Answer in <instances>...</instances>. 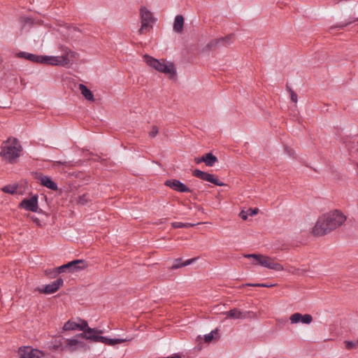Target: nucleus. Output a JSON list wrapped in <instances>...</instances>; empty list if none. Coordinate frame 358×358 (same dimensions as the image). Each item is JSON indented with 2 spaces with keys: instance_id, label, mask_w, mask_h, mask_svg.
Wrapping results in <instances>:
<instances>
[{
  "instance_id": "nucleus-36",
  "label": "nucleus",
  "mask_w": 358,
  "mask_h": 358,
  "mask_svg": "<svg viewBox=\"0 0 358 358\" xmlns=\"http://www.w3.org/2000/svg\"><path fill=\"white\" fill-rule=\"evenodd\" d=\"M207 174L208 173L207 172H204V171H202L199 169H195L193 173H192V175L194 176V177H196L198 178H200L203 180L205 181L206 180V177L207 176Z\"/></svg>"
},
{
  "instance_id": "nucleus-10",
  "label": "nucleus",
  "mask_w": 358,
  "mask_h": 358,
  "mask_svg": "<svg viewBox=\"0 0 358 358\" xmlns=\"http://www.w3.org/2000/svg\"><path fill=\"white\" fill-rule=\"evenodd\" d=\"M164 185L176 192L185 193L192 192V189L189 188L185 184L177 179H169L164 182Z\"/></svg>"
},
{
  "instance_id": "nucleus-31",
  "label": "nucleus",
  "mask_w": 358,
  "mask_h": 358,
  "mask_svg": "<svg viewBox=\"0 0 358 358\" xmlns=\"http://www.w3.org/2000/svg\"><path fill=\"white\" fill-rule=\"evenodd\" d=\"M155 69L162 73H169L172 71V66L159 61V64L157 65V68Z\"/></svg>"
},
{
  "instance_id": "nucleus-43",
  "label": "nucleus",
  "mask_w": 358,
  "mask_h": 358,
  "mask_svg": "<svg viewBox=\"0 0 358 358\" xmlns=\"http://www.w3.org/2000/svg\"><path fill=\"white\" fill-rule=\"evenodd\" d=\"M33 19L28 17H22L20 18V22L22 23L23 26L26 25L27 24H33Z\"/></svg>"
},
{
  "instance_id": "nucleus-50",
  "label": "nucleus",
  "mask_w": 358,
  "mask_h": 358,
  "mask_svg": "<svg viewBox=\"0 0 358 358\" xmlns=\"http://www.w3.org/2000/svg\"><path fill=\"white\" fill-rule=\"evenodd\" d=\"M56 163H57V164H64L63 162H59V161L56 162Z\"/></svg>"
},
{
  "instance_id": "nucleus-1",
  "label": "nucleus",
  "mask_w": 358,
  "mask_h": 358,
  "mask_svg": "<svg viewBox=\"0 0 358 358\" xmlns=\"http://www.w3.org/2000/svg\"><path fill=\"white\" fill-rule=\"evenodd\" d=\"M59 49L62 52L61 56H43L41 55V64H45L52 66H66L78 57V53L72 51L65 45H59Z\"/></svg>"
},
{
  "instance_id": "nucleus-13",
  "label": "nucleus",
  "mask_w": 358,
  "mask_h": 358,
  "mask_svg": "<svg viewBox=\"0 0 358 358\" xmlns=\"http://www.w3.org/2000/svg\"><path fill=\"white\" fill-rule=\"evenodd\" d=\"M289 320L292 324L301 322L305 324H309L313 322V317L310 314L302 315L299 313H296L290 316Z\"/></svg>"
},
{
  "instance_id": "nucleus-29",
  "label": "nucleus",
  "mask_w": 358,
  "mask_h": 358,
  "mask_svg": "<svg viewBox=\"0 0 358 358\" xmlns=\"http://www.w3.org/2000/svg\"><path fill=\"white\" fill-rule=\"evenodd\" d=\"M132 340V338H109L107 337L106 345H114L115 344H119L124 343L125 341H130Z\"/></svg>"
},
{
  "instance_id": "nucleus-42",
  "label": "nucleus",
  "mask_w": 358,
  "mask_h": 358,
  "mask_svg": "<svg viewBox=\"0 0 358 358\" xmlns=\"http://www.w3.org/2000/svg\"><path fill=\"white\" fill-rule=\"evenodd\" d=\"M345 347L348 350L352 349L355 347H356L357 345H358L357 341L356 342L350 341H345Z\"/></svg>"
},
{
  "instance_id": "nucleus-20",
  "label": "nucleus",
  "mask_w": 358,
  "mask_h": 358,
  "mask_svg": "<svg viewBox=\"0 0 358 358\" xmlns=\"http://www.w3.org/2000/svg\"><path fill=\"white\" fill-rule=\"evenodd\" d=\"M196 259V258H192V259H187V260L182 262V259L181 258L176 259L173 261V263L171 267V269L175 270V269H178L181 267H183V266H188V265L191 264L192 263H193L194 262H195Z\"/></svg>"
},
{
  "instance_id": "nucleus-3",
  "label": "nucleus",
  "mask_w": 358,
  "mask_h": 358,
  "mask_svg": "<svg viewBox=\"0 0 358 358\" xmlns=\"http://www.w3.org/2000/svg\"><path fill=\"white\" fill-rule=\"evenodd\" d=\"M243 257L248 259L252 258V264L255 266L259 265L276 271H282L284 270V267L282 264L274 262L273 259L268 256L260 254H246L244 255Z\"/></svg>"
},
{
  "instance_id": "nucleus-49",
  "label": "nucleus",
  "mask_w": 358,
  "mask_h": 358,
  "mask_svg": "<svg viewBox=\"0 0 358 358\" xmlns=\"http://www.w3.org/2000/svg\"><path fill=\"white\" fill-rule=\"evenodd\" d=\"M287 152H288V154H289V156H292V153L291 152L287 151Z\"/></svg>"
},
{
  "instance_id": "nucleus-37",
  "label": "nucleus",
  "mask_w": 358,
  "mask_h": 358,
  "mask_svg": "<svg viewBox=\"0 0 358 358\" xmlns=\"http://www.w3.org/2000/svg\"><path fill=\"white\" fill-rule=\"evenodd\" d=\"M79 321L80 323H78V330L82 331L83 332H85L87 331V329H90L88 326V323L87 321L79 319Z\"/></svg>"
},
{
  "instance_id": "nucleus-34",
  "label": "nucleus",
  "mask_w": 358,
  "mask_h": 358,
  "mask_svg": "<svg viewBox=\"0 0 358 358\" xmlns=\"http://www.w3.org/2000/svg\"><path fill=\"white\" fill-rule=\"evenodd\" d=\"M171 225L175 229H180V228H189L191 227L194 226V224L192 223H184L182 222H174L171 223Z\"/></svg>"
},
{
  "instance_id": "nucleus-17",
  "label": "nucleus",
  "mask_w": 358,
  "mask_h": 358,
  "mask_svg": "<svg viewBox=\"0 0 358 358\" xmlns=\"http://www.w3.org/2000/svg\"><path fill=\"white\" fill-rule=\"evenodd\" d=\"M38 179L40 180L42 185L47 188L56 191L58 189L57 185L49 176L41 175Z\"/></svg>"
},
{
  "instance_id": "nucleus-19",
  "label": "nucleus",
  "mask_w": 358,
  "mask_h": 358,
  "mask_svg": "<svg viewBox=\"0 0 358 358\" xmlns=\"http://www.w3.org/2000/svg\"><path fill=\"white\" fill-rule=\"evenodd\" d=\"M78 338L81 337H77V334L71 338H65L64 342L66 343L65 348L70 352H74L78 350Z\"/></svg>"
},
{
  "instance_id": "nucleus-18",
  "label": "nucleus",
  "mask_w": 358,
  "mask_h": 358,
  "mask_svg": "<svg viewBox=\"0 0 358 358\" xmlns=\"http://www.w3.org/2000/svg\"><path fill=\"white\" fill-rule=\"evenodd\" d=\"M17 57L19 58H24L32 62L41 64V55H35L27 52H20L17 53Z\"/></svg>"
},
{
  "instance_id": "nucleus-40",
  "label": "nucleus",
  "mask_w": 358,
  "mask_h": 358,
  "mask_svg": "<svg viewBox=\"0 0 358 358\" xmlns=\"http://www.w3.org/2000/svg\"><path fill=\"white\" fill-rule=\"evenodd\" d=\"M217 330H213L209 334H207L204 336V340L206 343L210 342L214 336V333H217Z\"/></svg>"
},
{
  "instance_id": "nucleus-25",
  "label": "nucleus",
  "mask_w": 358,
  "mask_h": 358,
  "mask_svg": "<svg viewBox=\"0 0 358 358\" xmlns=\"http://www.w3.org/2000/svg\"><path fill=\"white\" fill-rule=\"evenodd\" d=\"M205 181L211 182L217 186L222 187L225 185V184L218 178H217L215 175L209 173H208Z\"/></svg>"
},
{
  "instance_id": "nucleus-26",
  "label": "nucleus",
  "mask_w": 358,
  "mask_h": 358,
  "mask_svg": "<svg viewBox=\"0 0 358 358\" xmlns=\"http://www.w3.org/2000/svg\"><path fill=\"white\" fill-rule=\"evenodd\" d=\"M63 331L78 330V323L73 320H69L66 322L62 328Z\"/></svg>"
},
{
  "instance_id": "nucleus-9",
  "label": "nucleus",
  "mask_w": 358,
  "mask_h": 358,
  "mask_svg": "<svg viewBox=\"0 0 358 358\" xmlns=\"http://www.w3.org/2000/svg\"><path fill=\"white\" fill-rule=\"evenodd\" d=\"M227 318L232 319H246V318H255L256 314L252 311L243 312L238 308H232L224 313Z\"/></svg>"
},
{
  "instance_id": "nucleus-14",
  "label": "nucleus",
  "mask_w": 358,
  "mask_h": 358,
  "mask_svg": "<svg viewBox=\"0 0 358 358\" xmlns=\"http://www.w3.org/2000/svg\"><path fill=\"white\" fill-rule=\"evenodd\" d=\"M234 38V34H229L225 37H222L215 40L210 41L208 46L210 48H213L215 47L222 46V45H227L233 43Z\"/></svg>"
},
{
  "instance_id": "nucleus-21",
  "label": "nucleus",
  "mask_w": 358,
  "mask_h": 358,
  "mask_svg": "<svg viewBox=\"0 0 358 358\" xmlns=\"http://www.w3.org/2000/svg\"><path fill=\"white\" fill-rule=\"evenodd\" d=\"M184 17L181 15H178L175 17L173 24V30L177 33H181L183 31Z\"/></svg>"
},
{
  "instance_id": "nucleus-5",
  "label": "nucleus",
  "mask_w": 358,
  "mask_h": 358,
  "mask_svg": "<svg viewBox=\"0 0 358 358\" xmlns=\"http://www.w3.org/2000/svg\"><path fill=\"white\" fill-rule=\"evenodd\" d=\"M332 226L324 214L318 218L312 231L315 236H324L334 230Z\"/></svg>"
},
{
  "instance_id": "nucleus-7",
  "label": "nucleus",
  "mask_w": 358,
  "mask_h": 358,
  "mask_svg": "<svg viewBox=\"0 0 358 358\" xmlns=\"http://www.w3.org/2000/svg\"><path fill=\"white\" fill-rule=\"evenodd\" d=\"M327 218H328L331 227L333 229H336L338 227L341 226L346 220V217L338 210H333L325 214Z\"/></svg>"
},
{
  "instance_id": "nucleus-46",
  "label": "nucleus",
  "mask_w": 358,
  "mask_h": 358,
  "mask_svg": "<svg viewBox=\"0 0 358 358\" xmlns=\"http://www.w3.org/2000/svg\"><path fill=\"white\" fill-rule=\"evenodd\" d=\"M259 210L258 208H249L248 210V215H250V216H252V215H255L256 214H257Z\"/></svg>"
},
{
  "instance_id": "nucleus-15",
  "label": "nucleus",
  "mask_w": 358,
  "mask_h": 358,
  "mask_svg": "<svg viewBox=\"0 0 358 358\" xmlns=\"http://www.w3.org/2000/svg\"><path fill=\"white\" fill-rule=\"evenodd\" d=\"M102 334V331L98 330L96 329H87V331L85 332H82L80 334H77V337H81L82 338H85L86 340L90 341V342L95 341L96 338H97V335Z\"/></svg>"
},
{
  "instance_id": "nucleus-45",
  "label": "nucleus",
  "mask_w": 358,
  "mask_h": 358,
  "mask_svg": "<svg viewBox=\"0 0 358 358\" xmlns=\"http://www.w3.org/2000/svg\"><path fill=\"white\" fill-rule=\"evenodd\" d=\"M80 348L87 350L89 347L83 341H80V338H78V349Z\"/></svg>"
},
{
  "instance_id": "nucleus-48",
  "label": "nucleus",
  "mask_w": 358,
  "mask_h": 358,
  "mask_svg": "<svg viewBox=\"0 0 358 358\" xmlns=\"http://www.w3.org/2000/svg\"><path fill=\"white\" fill-rule=\"evenodd\" d=\"M195 162L196 164H199L201 162H203V160H202V157H201L195 158Z\"/></svg>"
},
{
  "instance_id": "nucleus-35",
  "label": "nucleus",
  "mask_w": 358,
  "mask_h": 358,
  "mask_svg": "<svg viewBox=\"0 0 358 358\" xmlns=\"http://www.w3.org/2000/svg\"><path fill=\"white\" fill-rule=\"evenodd\" d=\"M207 174L208 173L207 172H204V171H202L199 169H195L193 173H192V175L194 176V177H196L198 178H200L203 180L205 181L206 180V177L207 176Z\"/></svg>"
},
{
  "instance_id": "nucleus-24",
  "label": "nucleus",
  "mask_w": 358,
  "mask_h": 358,
  "mask_svg": "<svg viewBox=\"0 0 358 358\" xmlns=\"http://www.w3.org/2000/svg\"><path fill=\"white\" fill-rule=\"evenodd\" d=\"M70 265L71 264H65L55 268L52 271H45V273L47 275H53L54 276H55L56 275H57L60 273L64 272L66 269L69 270V266H70Z\"/></svg>"
},
{
  "instance_id": "nucleus-27",
  "label": "nucleus",
  "mask_w": 358,
  "mask_h": 358,
  "mask_svg": "<svg viewBox=\"0 0 358 358\" xmlns=\"http://www.w3.org/2000/svg\"><path fill=\"white\" fill-rule=\"evenodd\" d=\"M143 60L148 66L154 68L155 69L157 68V65L159 64V62L158 59L148 55H145L143 56Z\"/></svg>"
},
{
  "instance_id": "nucleus-32",
  "label": "nucleus",
  "mask_w": 358,
  "mask_h": 358,
  "mask_svg": "<svg viewBox=\"0 0 358 358\" xmlns=\"http://www.w3.org/2000/svg\"><path fill=\"white\" fill-rule=\"evenodd\" d=\"M65 338H61L59 340H55L52 344V348L54 350H66L65 345H63Z\"/></svg>"
},
{
  "instance_id": "nucleus-44",
  "label": "nucleus",
  "mask_w": 358,
  "mask_h": 358,
  "mask_svg": "<svg viewBox=\"0 0 358 358\" xmlns=\"http://www.w3.org/2000/svg\"><path fill=\"white\" fill-rule=\"evenodd\" d=\"M106 341H107L106 336H100L99 334H98L97 338H96L94 343H104L106 345Z\"/></svg>"
},
{
  "instance_id": "nucleus-8",
  "label": "nucleus",
  "mask_w": 358,
  "mask_h": 358,
  "mask_svg": "<svg viewBox=\"0 0 358 358\" xmlns=\"http://www.w3.org/2000/svg\"><path fill=\"white\" fill-rule=\"evenodd\" d=\"M20 358H41L44 354L42 351L31 346H22L18 350Z\"/></svg>"
},
{
  "instance_id": "nucleus-11",
  "label": "nucleus",
  "mask_w": 358,
  "mask_h": 358,
  "mask_svg": "<svg viewBox=\"0 0 358 358\" xmlns=\"http://www.w3.org/2000/svg\"><path fill=\"white\" fill-rule=\"evenodd\" d=\"M20 207L25 209L28 211H31L34 213L37 212L38 208V195L35 194L31 196L30 199H23L20 203Z\"/></svg>"
},
{
  "instance_id": "nucleus-23",
  "label": "nucleus",
  "mask_w": 358,
  "mask_h": 358,
  "mask_svg": "<svg viewBox=\"0 0 358 358\" xmlns=\"http://www.w3.org/2000/svg\"><path fill=\"white\" fill-rule=\"evenodd\" d=\"M79 90L83 96L88 101H94V96L92 92L83 84H79Z\"/></svg>"
},
{
  "instance_id": "nucleus-4",
  "label": "nucleus",
  "mask_w": 358,
  "mask_h": 358,
  "mask_svg": "<svg viewBox=\"0 0 358 358\" xmlns=\"http://www.w3.org/2000/svg\"><path fill=\"white\" fill-rule=\"evenodd\" d=\"M140 18L141 26L138 32L140 35L147 34L153 27L155 22L153 15L152 12L145 7H141L140 8Z\"/></svg>"
},
{
  "instance_id": "nucleus-28",
  "label": "nucleus",
  "mask_w": 358,
  "mask_h": 358,
  "mask_svg": "<svg viewBox=\"0 0 358 358\" xmlns=\"http://www.w3.org/2000/svg\"><path fill=\"white\" fill-rule=\"evenodd\" d=\"M357 21H358V17L357 18L352 17L345 22H339V23L336 24L335 26L331 27L330 29H343L344 27L351 24L353 22H355Z\"/></svg>"
},
{
  "instance_id": "nucleus-22",
  "label": "nucleus",
  "mask_w": 358,
  "mask_h": 358,
  "mask_svg": "<svg viewBox=\"0 0 358 358\" xmlns=\"http://www.w3.org/2000/svg\"><path fill=\"white\" fill-rule=\"evenodd\" d=\"M202 160L206 166H213L217 162V158L211 152H209L202 156Z\"/></svg>"
},
{
  "instance_id": "nucleus-51",
  "label": "nucleus",
  "mask_w": 358,
  "mask_h": 358,
  "mask_svg": "<svg viewBox=\"0 0 358 358\" xmlns=\"http://www.w3.org/2000/svg\"><path fill=\"white\" fill-rule=\"evenodd\" d=\"M357 343H358V339H357Z\"/></svg>"
},
{
  "instance_id": "nucleus-41",
  "label": "nucleus",
  "mask_w": 358,
  "mask_h": 358,
  "mask_svg": "<svg viewBox=\"0 0 358 358\" xmlns=\"http://www.w3.org/2000/svg\"><path fill=\"white\" fill-rule=\"evenodd\" d=\"M159 133V129L157 126H152L151 131L149 133V136L151 138H155L157 134Z\"/></svg>"
},
{
  "instance_id": "nucleus-38",
  "label": "nucleus",
  "mask_w": 358,
  "mask_h": 358,
  "mask_svg": "<svg viewBox=\"0 0 358 358\" xmlns=\"http://www.w3.org/2000/svg\"><path fill=\"white\" fill-rule=\"evenodd\" d=\"M274 285L272 284H264V283H246L243 285V287L250 286V287H271Z\"/></svg>"
},
{
  "instance_id": "nucleus-30",
  "label": "nucleus",
  "mask_w": 358,
  "mask_h": 358,
  "mask_svg": "<svg viewBox=\"0 0 358 358\" xmlns=\"http://www.w3.org/2000/svg\"><path fill=\"white\" fill-rule=\"evenodd\" d=\"M17 187L18 185L17 184L7 185L1 188V191L4 193L13 194L16 192Z\"/></svg>"
},
{
  "instance_id": "nucleus-39",
  "label": "nucleus",
  "mask_w": 358,
  "mask_h": 358,
  "mask_svg": "<svg viewBox=\"0 0 358 358\" xmlns=\"http://www.w3.org/2000/svg\"><path fill=\"white\" fill-rule=\"evenodd\" d=\"M287 90L289 92L290 99L294 103H296L298 101L296 93L294 90H292L288 85H287Z\"/></svg>"
},
{
  "instance_id": "nucleus-16",
  "label": "nucleus",
  "mask_w": 358,
  "mask_h": 358,
  "mask_svg": "<svg viewBox=\"0 0 358 358\" xmlns=\"http://www.w3.org/2000/svg\"><path fill=\"white\" fill-rule=\"evenodd\" d=\"M67 264H71L69 266V271L70 272L83 270L87 266V264L83 259L73 260L67 263Z\"/></svg>"
},
{
  "instance_id": "nucleus-47",
  "label": "nucleus",
  "mask_w": 358,
  "mask_h": 358,
  "mask_svg": "<svg viewBox=\"0 0 358 358\" xmlns=\"http://www.w3.org/2000/svg\"><path fill=\"white\" fill-rule=\"evenodd\" d=\"M248 211L247 212H245V211H241V213H240V216L243 219V220H246L248 218Z\"/></svg>"
},
{
  "instance_id": "nucleus-2",
  "label": "nucleus",
  "mask_w": 358,
  "mask_h": 358,
  "mask_svg": "<svg viewBox=\"0 0 358 358\" xmlns=\"http://www.w3.org/2000/svg\"><path fill=\"white\" fill-rule=\"evenodd\" d=\"M1 148L0 156L3 159L10 164L16 162L22 150V145L15 138L12 139L8 138L3 141Z\"/></svg>"
},
{
  "instance_id": "nucleus-6",
  "label": "nucleus",
  "mask_w": 358,
  "mask_h": 358,
  "mask_svg": "<svg viewBox=\"0 0 358 358\" xmlns=\"http://www.w3.org/2000/svg\"><path fill=\"white\" fill-rule=\"evenodd\" d=\"M332 226L324 214L318 218L312 231L315 236H324L334 230Z\"/></svg>"
},
{
  "instance_id": "nucleus-33",
  "label": "nucleus",
  "mask_w": 358,
  "mask_h": 358,
  "mask_svg": "<svg viewBox=\"0 0 358 358\" xmlns=\"http://www.w3.org/2000/svg\"><path fill=\"white\" fill-rule=\"evenodd\" d=\"M90 201L91 199L90 194L85 193L78 196L77 199V203L80 205L84 206L86 205Z\"/></svg>"
},
{
  "instance_id": "nucleus-12",
  "label": "nucleus",
  "mask_w": 358,
  "mask_h": 358,
  "mask_svg": "<svg viewBox=\"0 0 358 358\" xmlns=\"http://www.w3.org/2000/svg\"><path fill=\"white\" fill-rule=\"evenodd\" d=\"M63 279L62 278H59L56 280L45 285L43 289H40L39 291L41 293L48 294H53L56 292L63 285Z\"/></svg>"
}]
</instances>
